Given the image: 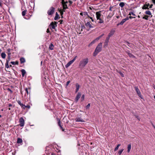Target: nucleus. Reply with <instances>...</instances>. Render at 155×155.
Returning a JSON list of instances; mask_svg holds the SVG:
<instances>
[{"label":"nucleus","instance_id":"obj_23","mask_svg":"<svg viewBox=\"0 0 155 155\" xmlns=\"http://www.w3.org/2000/svg\"><path fill=\"white\" fill-rule=\"evenodd\" d=\"M20 61L21 63H23L25 62V60L24 58H21L20 59Z\"/></svg>","mask_w":155,"mask_h":155},{"label":"nucleus","instance_id":"obj_52","mask_svg":"<svg viewBox=\"0 0 155 155\" xmlns=\"http://www.w3.org/2000/svg\"><path fill=\"white\" fill-rule=\"evenodd\" d=\"M109 42V41L108 40H105V42L104 43H108Z\"/></svg>","mask_w":155,"mask_h":155},{"label":"nucleus","instance_id":"obj_7","mask_svg":"<svg viewBox=\"0 0 155 155\" xmlns=\"http://www.w3.org/2000/svg\"><path fill=\"white\" fill-rule=\"evenodd\" d=\"M101 12H97L96 13V18L97 20L101 18Z\"/></svg>","mask_w":155,"mask_h":155},{"label":"nucleus","instance_id":"obj_42","mask_svg":"<svg viewBox=\"0 0 155 155\" xmlns=\"http://www.w3.org/2000/svg\"><path fill=\"white\" fill-rule=\"evenodd\" d=\"M107 45H108L107 43H104V47L105 48L107 47Z\"/></svg>","mask_w":155,"mask_h":155},{"label":"nucleus","instance_id":"obj_19","mask_svg":"<svg viewBox=\"0 0 155 155\" xmlns=\"http://www.w3.org/2000/svg\"><path fill=\"white\" fill-rule=\"evenodd\" d=\"M54 46L52 43H51L49 45V48L51 50H53L54 49Z\"/></svg>","mask_w":155,"mask_h":155},{"label":"nucleus","instance_id":"obj_64","mask_svg":"<svg viewBox=\"0 0 155 155\" xmlns=\"http://www.w3.org/2000/svg\"><path fill=\"white\" fill-rule=\"evenodd\" d=\"M87 14V12H85L84 13V15H85Z\"/></svg>","mask_w":155,"mask_h":155},{"label":"nucleus","instance_id":"obj_15","mask_svg":"<svg viewBox=\"0 0 155 155\" xmlns=\"http://www.w3.org/2000/svg\"><path fill=\"white\" fill-rule=\"evenodd\" d=\"M73 62L71 60L70 61H69L65 65V67L66 68H67Z\"/></svg>","mask_w":155,"mask_h":155},{"label":"nucleus","instance_id":"obj_33","mask_svg":"<svg viewBox=\"0 0 155 155\" xmlns=\"http://www.w3.org/2000/svg\"><path fill=\"white\" fill-rule=\"evenodd\" d=\"M120 146V144H118L117 145V146L115 148L114 150L116 151L118 150L119 147Z\"/></svg>","mask_w":155,"mask_h":155},{"label":"nucleus","instance_id":"obj_17","mask_svg":"<svg viewBox=\"0 0 155 155\" xmlns=\"http://www.w3.org/2000/svg\"><path fill=\"white\" fill-rule=\"evenodd\" d=\"M131 145L130 144L128 145L127 146V152L128 153H129L130 151V149H131Z\"/></svg>","mask_w":155,"mask_h":155},{"label":"nucleus","instance_id":"obj_2","mask_svg":"<svg viewBox=\"0 0 155 155\" xmlns=\"http://www.w3.org/2000/svg\"><path fill=\"white\" fill-rule=\"evenodd\" d=\"M102 44L101 42L99 43L96 47L95 51L94 53V56H96L99 52L101 51L102 48Z\"/></svg>","mask_w":155,"mask_h":155},{"label":"nucleus","instance_id":"obj_28","mask_svg":"<svg viewBox=\"0 0 155 155\" xmlns=\"http://www.w3.org/2000/svg\"><path fill=\"white\" fill-rule=\"evenodd\" d=\"M11 63L13 65L18 64V61H16L15 62L11 61Z\"/></svg>","mask_w":155,"mask_h":155},{"label":"nucleus","instance_id":"obj_29","mask_svg":"<svg viewBox=\"0 0 155 155\" xmlns=\"http://www.w3.org/2000/svg\"><path fill=\"white\" fill-rule=\"evenodd\" d=\"M57 120L58 121V126L60 127L61 126V121L60 119L58 118H57Z\"/></svg>","mask_w":155,"mask_h":155},{"label":"nucleus","instance_id":"obj_59","mask_svg":"<svg viewBox=\"0 0 155 155\" xmlns=\"http://www.w3.org/2000/svg\"><path fill=\"white\" fill-rule=\"evenodd\" d=\"M47 31V33H49V32H50V31H49V29H48H48H47V31Z\"/></svg>","mask_w":155,"mask_h":155},{"label":"nucleus","instance_id":"obj_40","mask_svg":"<svg viewBox=\"0 0 155 155\" xmlns=\"http://www.w3.org/2000/svg\"><path fill=\"white\" fill-rule=\"evenodd\" d=\"M143 9H147V6L146 5H145L143 6L142 7Z\"/></svg>","mask_w":155,"mask_h":155},{"label":"nucleus","instance_id":"obj_36","mask_svg":"<svg viewBox=\"0 0 155 155\" xmlns=\"http://www.w3.org/2000/svg\"><path fill=\"white\" fill-rule=\"evenodd\" d=\"M148 17H149V16H148V15H146L145 16L143 17V18L145 20H147L148 19Z\"/></svg>","mask_w":155,"mask_h":155},{"label":"nucleus","instance_id":"obj_39","mask_svg":"<svg viewBox=\"0 0 155 155\" xmlns=\"http://www.w3.org/2000/svg\"><path fill=\"white\" fill-rule=\"evenodd\" d=\"M25 91H26V92L27 93V95H28L29 93L28 92V88H26L25 89Z\"/></svg>","mask_w":155,"mask_h":155},{"label":"nucleus","instance_id":"obj_6","mask_svg":"<svg viewBox=\"0 0 155 155\" xmlns=\"http://www.w3.org/2000/svg\"><path fill=\"white\" fill-rule=\"evenodd\" d=\"M135 91H136L138 95V96L140 97L141 98H142L141 97V94L138 88L137 87H135Z\"/></svg>","mask_w":155,"mask_h":155},{"label":"nucleus","instance_id":"obj_61","mask_svg":"<svg viewBox=\"0 0 155 155\" xmlns=\"http://www.w3.org/2000/svg\"><path fill=\"white\" fill-rule=\"evenodd\" d=\"M64 11V10H63V9L62 12H61V15H63V12H64V11Z\"/></svg>","mask_w":155,"mask_h":155},{"label":"nucleus","instance_id":"obj_26","mask_svg":"<svg viewBox=\"0 0 155 155\" xmlns=\"http://www.w3.org/2000/svg\"><path fill=\"white\" fill-rule=\"evenodd\" d=\"M124 3L123 2H121L119 4V6L121 8H123L124 6Z\"/></svg>","mask_w":155,"mask_h":155},{"label":"nucleus","instance_id":"obj_57","mask_svg":"<svg viewBox=\"0 0 155 155\" xmlns=\"http://www.w3.org/2000/svg\"><path fill=\"white\" fill-rule=\"evenodd\" d=\"M90 18L91 20V21H94V20L91 17H89Z\"/></svg>","mask_w":155,"mask_h":155},{"label":"nucleus","instance_id":"obj_49","mask_svg":"<svg viewBox=\"0 0 155 155\" xmlns=\"http://www.w3.org/2000/svg\"><path fill=\"white\" fill-rule=\"evenodd\" d=\"M70 83V81H68L66 83V86H68Z\"/></svg>","mask_w":155,"mask_h":155},{"label":"nucleus","instance_id":"obj_38","mask_svg":"<svg viewBox=\"0 0 155 155\" xmlns=\"http://www.w3.org/2000/svg\"><path fill=\"white\" fill-rule=\"evenodd\" d=\"M131 15L134 16L135 15V14L132 12H130L129 13V15Z\"/></svg>","mask_w":155,"mask_h":155},{"label":"nucleus","instance_id":"obj_55","mask_svg":"<svg viewBox=\"0 0 155 155\" xmlns=\"http://www.w3.org/2000/svg\"><path fill=\"white\" fill-rule=\"evenodd\" d=\"M135 17H132L131 16H130L129 17V18H130V19H131L132 18H134Z\"/></svg>","mask_w":155,"mask_h":155},{"label":"nucleus","instance_id":"obj_63","mask_svg":"<svg viewBox=\"0 0 155 155\" xmlns=\"http://www.w3.org/2000/svg\"><path fill=\"white\" fill-rule=\"evenodd\" d=\"M153 4H151L150 5V6L149 7V8H151L152 7V6H153Z\"/></svg>","mask_w":155,"mask_h":155},{"label":"nucleus","instance_id":"obj_32","mask_svg":"<svg viewBox=\"0 0 155 155\" xmlns=\"http://www.w3.org/2000/svg\"><path fill=\"white\" fill-rule=\"evenodd\" d=\"M1 56L3 58H5L6 57V54L4 53H2L1 54Z\"/></svg>","mask_w":155,"mask_h":155},{"label":"nucleus","instance_id":"obj_37","mask_svg":"<svg viewBox=\"0 0 155 155\" xmlns=\"http://www.w3.org/2000/svg\"><path fill=\"white\" fill-rule=\"evenodd\" d=\"M25 108H28V109H29L30 108V105H27L26 106L25 105V107L24 108V109H25Z\"/></svg>","mask_w":155,"mask_h":155},{"label":"nucleus","instance_id":"obj_30","mask_svg":"<svg viewBox=\"0 0 155 155\" xmlns=\"http://www.w3.org/2000/svg\"><path fill=\"white\" fill-rule=\"evenodd\" d=\"M145 13L149 15H151L150 12L149 10L146 11L145 12Z\"/></svg>","mask_w":155,"mask_h":155},{"label":"nucleus","instance_id":"obj_8","mask_svg":"<svg viewBox=\"0 0 155 155\" xmlns=\"http://www.w3.org/2000/svg\"><path fill=\"white\" fill-rule=\"evenodd\" d=\"M81 95V93L79 92L78 93V94L75 98V101H76V102H78L79 99Z\"/></svg>","mask_w":155,"mask_h":155},{"label":"nucleus","instance_id":"obj_21","mask_svg":"<svg viewBox=\"0 0 155 155\" xmlns=\"http://www.w3.org/2000/svg\"><path fill=\"white\" fill-rule=\"evenodd\" d=\"M22 73V77H24L26 73V71L24 69H22L21 70Z\"/></svg>","mask_w":155,"mask_h":155},{"label":"nucleus","instance_id":"obj_50","mask_svg":"<svg viewBox=\"0 0 155 155\" xmlns=\"http://www.w3.org/2000/svg\"><path fill=\"white\" fill-rule=\"evenodd\" d=\"M96 41L95 40H94L92 41L91 43V44H93Z\"/></svg>","mask_w":155,"mask_h":155},{"label":"nucleus","instance_id":"obj_1","mask_svg":"<svg viewBox=\"0 0 155 155\" xmlns=\"http://www.w3.org/2000/svg\"><path fill=\"white\" fill-rule=\"evenodd\" d=\"M88 59L87 58L82 59L80 62L79 66L81 68H83L88 62Z\"/></svg>","mask_w":155,"mask_h":155},{"label":"nucleus","instance_id":"obj_9","mask_svg":"<svg viewBox=\"0 0 155 155\" xmlns=\"http://www.w3.org/2000/svg\"><path fill=\"white\" fill-rule=\"evenodd\" d=\"M115 32V31L114 30L112 29L110 30L108 35L109 36V37H111L114 34Z\"/></svg>","mask_w":155,"mask_h":155},{"label":"nucleus","instance_id":"obj_56","mask_svg":"<svg viewBox=\"0 0 155 155\" xmlns=\"http://www.w3.org/2000/svg\"><path fill=\"white\" fill-rule=\"evenodd\" d=\"M92 45H93V44H91V43L90 44H89V45H88V46H89V47H90V46H91Z\"/></svg>","mask_w":155,"mask_h":155},{"label":"nucleus","instance_id":"obj_27","mask_svg":"<svg viewBox=\"0 0 155 155\" xmlns=\"http://www.w3.org/2000/svg\"><path fill=\"white\" fill-rule=\"evenodd\" d=\"M124 150V149H121L120 150H119L117 153V154L118 155H120L122 152H123V151Z\"/></svg>","mask_w":155,"mask_h":155},{"label":"nucleus","instance_id":"obj_22","mask_svg":"<svg viewBox=\"0 0 155 155\" xmlns=\"http://www.w3.org/2000/svg\"><path fill=\"white\" fill-rule=\"evenodd\" d=\"M127 54L129 55V56L130 58H135V57L132 54L128 52L127 53Z\"/></svg>","mask_w":155,"mask_h":155},{"label":"nucleus","instance_id":"obj_18","mask_svg":"<svg viewBox=\"0 0 155 155\" xmlns=\"http://www.w3.org/2000/svg\"><path fill=\"white\" fill-rule=\"evenodd\" d=\"M76 92H77L79 90V87H80V85L78 84H76Z\"/></svg>","mask_w":155,"mask_h":155},{"label":"nucleus","instance_id":"obj_10","mask_svg":"<svg viewBox=\"0 0 155 155\" xmlns=\"http://www.w3.org/2000/svg\"><path fill=\"white\" fill-rule=\"evenodd\" d=\"M129 19L128 17H127L126 18L123 19L120 22L119 25H122L127 20Z\"/></svg>","mask_w":155,"mask_h":155},{"label":"nucleus","instance_id":"obj_5","mask_svg":"<svg viewBox=\"0 0 155 155\" xmlns=\"http://www.w3.org/2000/svg\"><path fill=\"white\" fill-rule=\"evenodd\" d=\"M54 9H55L54 7H51L50 9L48 10V14L49 15H52L54 12Z\"/></svg>","mask_w":155,"mask_h":155},{"label":"nucleus","instance_id":"obj_35","mask_svg":"<svg viewBox=\"0 0 155 155\" xmlns=\"http://www.w3.org/2000/svg\"><path fill=\"white\" fill-rule=\"evenodd\" d=\"M84 97H85V96H84V94H83L82 96V97L81 98V101H82L84 100Z\"/></svg>","mask_w":155,"mask_h":155},{"label":"nucleus","instance_id":"obj_24","mask_svg":"<svg viewBox=\"0 0 155 155\" xmlns=\"http://www.w3.org/2000/svg\"><path fill=\"white\" fill-rule=\"evenodd\" d=\"M9 59L8 60H7L6 61V62L5 63V67L7 68H8L9 67V66L8 65V61H9Z\"/></svg>","mask_w":155,"mask_h":155},{"label":"nucleus","instance_id":"obj_16","mask_svg":"<svg viewBox=\"0 0 155 155\" xmlns=\"http://www.w3.org/2000/svg\"><path fill=\"white\" fill-rule=\"evenodd\" d=\"M11 50L10 48H8L7 50V51L8 52V58L9 59L10 58V55L11 54Z\"/></svg>","mask_w":155,"mask_h":155},{"label":"nucleus","instance_id":"obj_54","mask_svg":"<svg viewBox=\"0 0 155 155\" xmlns=\"http://www.w3.org/2000/svg\"><path fill=\"white\" fill-rule=\"evenodd\" d=\"M104 35V34H103L102 35H101L99 37L100 38H101V37H102Z\"/></svg>","mask_w":155,"mask_h":155},{"label":"nucleus","instance_id":"obj_3","mask_svg":"<svg viewBox=\"0 0 155 155\" xmlns=\"http://www.w3.org/2000/svg\"><path fill=\"white\" fill-rule=\"evenodd\" d=\"M57 22L56 21H54V22H52L50 24L49 27L51 28H52V29H54L55 27L57 26Z\"/></svg>","mask_w":155,"mask_h":155},{"label":"nucleus","instance_id":"obj_47","mask_svg":"<svg viewBox=\"0 0 155 155\" xmlns=\"http://www.w3.org/2000/svg\"><path fill=\"white\" fill-rule=\"evenodd\" d=\"M68 1H64V2H61V3H65V4H67V3H68Z\"/></svg>","mask_w":155,"mask_h":155},{"label":"nucleus","instance_id":"obj_60","mask_svg":"<svg viewBox=\"0 0 155 155\" xmlns=\"http://www.w3.org/2000/svg\"><path fill=\"white\" fill-rule=\"evenodd\" d=\"M146 5L147 6V8L148 7V6H149L150 5H149V3H148L147 4H146Z\"/></svg>","mask_w":155,"mask_h":155},{"label":"nucleus","instance_id":"obj_25","mask_svg":"<svg viewBox=\"0 0 155 155\" xmlns=\"http://www.w3.org/2000/svg\"><path fill=\"white\" fill-rule=\"evenodd\" d=\"M59 15L57 12H56L55 17L54 18L55 20H56L58 18Z\"/></svg>","mask_w":155,"mask_h":155},{"label":"nucleus","instance_id":"obj_11","mask_svg":"<svg viewBox=\"0 0 155 155\" xmlns=\"http://www.w3.org/2000/svg\"><path fill=\"white\" fill-rule=\"evenodd\" d=\"M76 122H84V120L81 117H77L75 119Z\"/></svg>","mask_w":155,"mask_h":155},{"label":"nucleus","instance_id":"obj_41","mask_svg":"<svg viewBox=\"0 0 155 155\" xmlns=\"http://www.w3.org/2000/svg\"><path fill=\"white\" fill-rule=\"evenodd\" d=\"M90 106V104H88L87 106H86V109H89Z\"/></svg>","mask_w":155,"mask_h":155},{"label":"nucleus","instance_id":"obj_12","mask_svg":"<svg viewBox=\"0 0 155 155\" xmlns=\"http://www.w3.org/2000/svg\"><path fill=\"white\" fill-rule=\"evenodd\" d=\"M62 4L63 5V10H64L63 11L64 12L65 11L64 10L65 9L68 8V7H67V4H65V3H62Z\"/></svg>","mask_w":155,"mask_h":155},{"label":"nucleus","instance_id":"obj_13","mask_svg":"<svg viewBox=\"0 0 155 155\" xmlns=\"http://www.w3.org/2000/svg\"><path fill=\"white\" fill-rule=\"evenodd\" d=\"M85 25L87 27H89V28H93V27L91 25L90 23L88 22L86 23L85 24Z\"/></svg>","mask_w":155,"mask_h":155},{"label":"nucleus","instance_id":"obj_51","mask_svg":"<svg viewBox=\"0 0 155 155\" xmlns=\"http://www.w3.org/2000/svg\"><path fill=\"white\" fill-rule=\"evenodd\" d=\"M61 129L62 130V131H64V129L63 127L61 126L60 127Z\"/></svg>","mask_w":155,"mask_h":155},{"label":"nucleus","instance_id":"obj_46","mask_svg":"<svg viewBox=\"0 0 155 155\" xmlns=\"http://www.w3.org/2000/svg\"><path fill=\"white\" fill-rule=\"evenodd\" d=\"M68 2H69V5H70L71 4H72V2L70 1V0H69L68 1Z\"/></svg>","mask_w":155,"mask_h":155},{"label":"nucleus","instance_id":"obj_34","mask_svg":"<svg viewBox=\"0 0 155 155\" xmlns=\"http://www.w3.org/2000/svg\"><path fill=\"white\" fill-rule=\"evenodd\" d=\"M98 20H99V21L98 22L99 23H104V21L101 18L99 19Z\"/></svg>","mask_w":155,"mask_h":155},{"label":"nucleus","instance_id":"obj_48","mask_svg":"<svg viewBox=\"0 0 155 155\" xmlns=\"http://www.w3.org/2000/svg\"><path fill=\"white\" fill-rule=\"evenodd\" d=\"M110 37H109V36L108 35V36L106 38V40L109 41Z\"/></svg>","mask_w":155,"mask_h":155},{"label":"nucleus","instance_id":"obj_31","mask_svg":"<svg viewBox=\"0 0 155 155\" xmlns=\"http://www.w3.org/2000/svg\"><path fill=\"white\" fill-rule=\"evenodd\" d=\"M26 12H27V10H25L23 11L22 12V15L23 16H24L25 15L26 13Z\"/></svg>","mask_w":155,"mask_h":155},{"label":"nucleus","instance_id":"obj_62","mask_svg":"<svg viewBox=\"0 0 155 155\" xmlns=\"http://www.w3.org/2000/svg\"><path fill=\"white\" fill-rule=\"evenodd\" d=\"M152 0V2H153V3L154 4H155V0Z\"/></svg>","mask_w":155,"mask_h":155},{"label":"nucleus","instance_id":"obj_53","mask_svg":"<svg viewBox=\"0 0 155 155\" xmlns=\"http://www.w3.org/2000/svg\"><path fill=\"white\" fill-rule=\"evenodd\" d=\"M85 28V27L84 26H81V31H82V28Z\"/></svg>","mask_w":155,"mask_h":155},{"label":"nucleus","instance_id":"obj_45","mask_svg":"<svg viewBox=\"0 0 155 155\" xmlns=\"http://www.w3.org/2000/svg\"><path fill=\"white\" fill-rule=\"evenodd\" d=\"M100 38L99 37H97V38H96L95 39V40L96 41H98V40L100 39Z\"/></svg>","mask_w":155,"mask_h":155},{"label":"nucleus","instance_id":"obj_44","mask_svg":"<svg viewBox=\"0 0 155 155\" xmlns=\"http://www.w3.org/2000/svg\"><path fill=\"white\" fill-rule=\"evenodd\" d=\"M77 56H76L71 61H72L73 62L75 61V60H76V58H77Z\"/></svg>","mask_w":155,"mask_h":155},{"label":"nucleus","instance_id":"obj_20","mask_svg":"<svg viewBox=\"0 0 155 155\" xmlns=\"http://www.w3.org/2000/svg\"><path fill=\"white\" fill-rule=\"evenodd\" d=\"M22 142V140L20 138H18L17 140V143H21Z\"/></svg>","mask_w":155,"mask_h":155},{"label":"nucleus","instance_id":"obj_4","mask_svg":"<svg viewBox=\"0 0 155 155\" xmlns=\"http://www.w3.org/2000/svg\"><path fill=\"white\" fill-rule=\"evenodd\" d=\"M19 122L20 123L19 125L21 127H23L25 124V121L23 118L22 117L20 118L19 120Z\"/></svg>","mask_w":155,"mask_h":155},{"label":"nucleus","instance_id":"obj_14","mask_svg":"<svg viewBox=\"0 0 155 155\" xmlns=\"http://www.w3.org/2000/svg\"><path fill=\"white\" fill-rule=\"evenodd\" d=\"M17 102L18 104L22 107L24 109V107H25V105H24L20 101H17Z\"/></svg>","mask_w":155,"mask_h":155},{"label":"nucleus","instance_id":"obj_43","mask_svg":"<svg viewBox=\"0 0 155 155\" xmlns=\"http://www.w3.org/2000/svg\"><path fill=\"white\" fill-rule=\"evenodd\" d=\"M119 73L120 74L122 77H124V74H123L121 72H119Z\"/></svg>","mask_w":155,"mask_h":155},{"label":"nucleus","instance_id":"obj_58","mask_svg":"<svg viewBox=\"0 0 155 155\" xmlns=\"http://www.w3.org/2000/svg\"><path fill=\"white\" fill-rule=\"evenodd\" d=\"M12 105L11 104H8V106L9 107H12Z\"/></svg>","mask_w":155,"mask_h":155}]
</instances>
